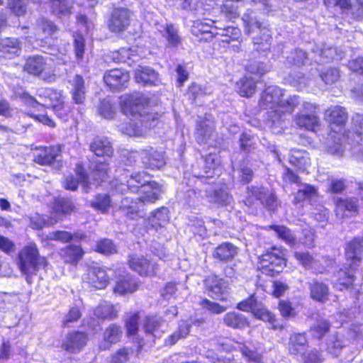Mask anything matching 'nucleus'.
I'll list each match as a JSON object with an SVG mask.
<instances>
[{"label": "nucleus", "instance_id": "e433bc0d", "mask_svg": "<svg viewBox=\"0 0 363 363\" xmlns=\"http://www.w3.org/2000/svg\"><path fill=\"white\" fill-rule=\"evenodd\" d=\"M94 315L100 319H113L118 316L115 306L106 301L101 302L94 310Z\"/></svg>", "mask_w": 363, "mask_h": 363}, {"label": "nucleus", "instance_id": "1a4fd4ad", "mask_svg": "<svg viewBox=\"0 0 363 363\" xmlns=\"http://www.w3.org/2000/svg\"><path fill=\"white\" fill-rule=\"evenodd\" d=\"M129 79L128 72L121 69L108 70L104 76V82L114 91H120L125 87Z\"/></svg>", "mask_w": 363, "mask_h": 363}, {"label": "nucleus", "instance_id": "f03ea898", "mask_svg": "<svg viewBox=\"0 0 363 363\" xmlns=\"http://www.w3.org/2000/svg\"><path fill=\"white\" fill-rule=\"evenodd\" d=\"M18 264L21 271L26 274L36 271L38 266L44 262L39 257L38 248L35 244H30L21 250L18 255Z\"/></svg>", "mask_w": 363, "mask_h": 363}, {"label": "nucleus", "instance_id": "de8ad7c7", "mask_svg": "<svg viewBox=\"0 0 363 363\" xmlns=\"http://www.w3.org/2000/svg\"><path fill=\"white\" fill-rule=\"evenodd\" d=\"M91 206L102 213H106L111 207V199L108 194H98L91 200Z\"/></svg>", "mask_w": 363, "mask_h": 363}, {"label": "nucleus", "instance_id": "7ed1b4c3", "mask_svg": "<svg viewBox=\"0 0 363 363\" xmlns=\"http://www.w3.org/2000/svg\"><path fill=\"white\" fill-rule=\"evenodd\" d=\"M278 252L274 251L267 252L260 257L258 268L261 272L267 276H274L282 272L286 266V261L283 257L284 253L281 250Z\"/></svg>", "mask_w": 363, "mask_h": 363}, {"label": "nucleus", "instance_id": "c03bdc74", "mask_svg": "<svg viewBox=\"0 0 363 363\" xmlns=\"http://www.w3.org/2000/svg\"><path fill=\"white\" fill-rule=\"evenodd\" d=\"M300 104L301 100L299 97L296 95L290 96L286 99L281 98L279 109H275L272 111L271 114L273 113L277 114L281 111L291 113L294 111L295 108L300 105Z\"/></svg>", "mask_w": 363, "mask_h": 363}, {"label": "nucleus", "instance_id": "0eeeda50", "mask_svg": "<svg viewBox=\"0 0 363 363\" xmlns=\"http://www.w3.org/2000/svg\"><path fill=\"white\" fill-rule=\"evenodd\" d=\"M130 267L141 276H153L157 269V264L142 255H133L129 257Z\"/></svg>", "mask_w": 363, "mask_h": 363}, {"label": "nucleus", "instance_id": "7c9ffc66", "mask_svg": "<svg viewBox=\"0 0 363 363\" xmlns=\"http://www.w3.org/2000/svg\"><path fill=\"white\" fill-rule=\"evenodd\" d=\"M311 297L318 302L324 303L328 299V286L323 283L314 281L309 284Z\"/></svg>", "mask_w": 363, "mask_h": 363}, {"label": "nucleus", "instance_id": "f704fd0d", "mask_svg": "<svg viewBox=\"0 0 363 363\" xmlns=\"http://www.w3.org/2000/svg\"><path fill=\"white\" fill-rule=\"evenodd\" d=\"M203 162L204 173L195 174V176L197 177H213L215 172L218 171L220 162L218 156L216 154H209L205 157Z\"/></svg>", "mask_w": 363, "mask_h": 363}, {"label": "nucleus", "instance_id": "338daca9", "mask_svg": "<svg viewBox=\"0 0 363 363\" xmlns=\"http://www.w3.org/2000/svg\"><path fill=\"white\" fill-rule=\"evenodd\" d=\"M131 349L126 347L119 349L111 356V363H126L129 359Z\"/></svg>", "mask_w": 363, "mask_h": 363}, {"label": "nucleus", "instance_id": "ea45409f", "mask_svg": "<svg viewBox=\"0 0 363 363\" xmlns=\"http://www.w3.org/2000/svg\"><path fill=\"white\" fill-rule=\"evenodd\" d=\"M206 196L209 201L223 206L229 204L231 201V196L228 192L223 189L206 190Z\"/></svg>", "mask_w": 363, "mask_h": 363}, {"label": "nucleus", "instance_id": "dca6fc26", "mask_svg": "<svg viewBox=\"0 0 363 363\" xmlns=\"http://www.w3.org/2000/svg\"><path fill=\"white\" fill-rule=\"evenodd\" d=\"M358 199L354 197L348 199H337L335 201L336 215L340 218L348 217L357 213Z\"/></svg>", "mask_w": 363, "mask_h": 363}, {"label": "nucleus", "instance_id": "58836bf2", "mask_svg": "<svg viewBox=\"0 0 363 363\" xmlns=\"http://www.w3.org/2000/svg\"><path fill=\"white\" fill-rule=\"evenodd\" d=\"M269 228L272 229L279 238L281 239L290 246H294L297 244V240L292 231L284 225H272Z\"/></svg>", "mask_w": 363, "mask_h": 363}, {"label": "nucleus", "instance_id": "f3484780", "mask_svg": "<svg viewBox=\"0 0 363 363\" xmlns=\"http://www.w3.org/2000/svg\"><path fill=\"white\" fill-rule=\"evenodd\" d=\"M123 330L120 325L112 323L105 330L103 336V341L100 344V348L106 350L110 348L113 344L120 341Z\"/></svg>", "mask_w": 363, "mask_h": 363}, {"label": "nucleus", "instance_id": "2eb2a0df", "mask_svg": "<svg viewBox=\"0 0 363 363\" xmlns=\"http://www.w3.org/2000/svg\"><path fill=\"white\" fill-rule=\"evenodd\" d=\"M140 155L142 162L146 167L160 169L165 164L162 152H158L153 148L143 150Z\"/></svg>", "mask_w": 363, "mask_h": 363}, {"label": "nucleus", "instance_id": "864d4df0", "mask_svg": "<svg viewBox=\"0 0 363 363\" xmlns=\"http://www.w3.org/2000/svg\"><path fill=\"white\" fill-rule=\"evenodd\" d=\"M252 314L256 318L260 319L264 321L273 323L275 321V317L270 311L265 308L262 303H259L257 307L254 308Z\"/></svg>", "mask_w": 363, "mask_h": 363}, {"label": "nucleus", "instance_id": "f257e3e1", "mask_svg": "<svg viewBox=\"0 0 363 363\" xmlns=\"http://www.w3.org/2000/svg\"><path fill=\"white\" fill-rule=\"evenodd\" d=\"M363 254V240L355 238L350 241L345 248V255L347 261H350V269L345 267V269H340L337 272L338 280L334 284V287L342 290L343 288L347 289L352 286L355 279L353 274L354 267L358 265Z\"/></svg>", "mask_w": 363, "mask_h": 363}, {"label": "nucleus", "instance_id": "4be33fe9", "mask_svg": "<svg viewBox=\"0 0 363 363\" xmlns=\"http://www.w3.org/2000/svg\"><path fill=\"white\" fill-rule=\"evenodd\" d=\"M51 13L59 18H67L72 13V4L69 0H49Z\"/></svg>", "mask_w": 363, "mask_h": 363}, {"label": "nucleus", "instance_id": "4c0bfd02", "mask_svg": "<svg viewBox=\"0 0 363 363\" xmlns=\"http://www.w3.org/2000/svg\"><path fill=\"white\" fill-rule=\"evenodd\" d=\"M289 162L298 169H305L310 164L308 153L298 150H292L289 156Z\"/></svg>", "mask_w": 363, "mask_h": 363}, {"label": "nucleus", "instance_id": "20e7f679", "mask_svg": "<svg viewBox=\"0 0 363 363\" xmlns=\"http://www.w3.org/2000/svg\"><path fill=\"white\" fill-rule=\"evenodd\" d=\"M317 108L314 104L303 102L300 113L295 118V123L300 128L313 130L318 125V118L315 115Z\"/></svg>", "mask_w": 363, "mask_h": 363}, {"label": "nucleus", "instance_id": "0e129e2a", "mask_svg": "<svg viewBox=\"0 0 363 363\" xmlns=\"http://www.w3.org/2000/svg\"><path fill=\"white\" fill-rule=\"evenodd\" d=\"M96 251L106 255L116 253V247L111 240L104 239L99 241L96 245Z\"/></svg>", "mask_w": 363, "mask_h": 363}, {"label": "nucleus", "instance_id": "a878e982", "mask_svg": "<svg viewBox=\"0 0 363 363\" xmlns=\"http://www.w3.org/2000/svg\"><path fill=\"white\" fill-rule=\"evenodd\" d=\"M90 150L98 157L111 156L113 152L112 145L106 138L96 137L90 144Z\"/></svg>", "mask_w": 363, "mask_h": 363}, {"label": "nucleus", "instance_id": "5fc2aeb1", "mask_svg": "<svg viewBox=\"0 0 363 363\" xmlns=\"http://www.w3.org/2000/svg\"><path fill=\"white\" fill-rule=\"evenodd\" d=\"M98 112L104 118L111 119L116 114V108L108 99H104L100 102Z\"/></svg>", "mask_w": 363, "mask_h": 363}, {"label": "nucleus", "instance_id": "69168bd1", "mask_svg": "<svg viewBox=\"0 0 363 363\" xmlns=\"http://www.w3.org/2000/svg\"><path fill=\"white\" fill-rule=\"evenodd\" d=\"M269 191L263 186H251L247 187V195L249 197H255L257 200L264 203V200L267 196Z\"/></svg>", "mask_w": 363, "mask_h": 363}, {"label": "nucleus", "instance_id": "72a5a7b5", "mask_svg": "<svg viewBox=\"0 0 363 363\" xmlns=\"http://www.w3.org/2000/svg\"><path fill=\"white\" fill-rule=\"evenodd\" d=\"M348 342L349 341L343 335H333L328 340L327 350L333 356H337Z\"/></svg>", "mask_w": 363, "mask_h": 363}, {"label": "nucleus", "instance_id": "37998d69", "mask_svg": "<svg viewBox=\"0 0 363 363\" xmlns=\"http://www.w3.org/2000/svg\"><path fill=\"white\" fill-rule=\"evenodd\" d=\"M35 30L38 37L48 38L55 33L57 26L51 21L42 18L38 21Z\"/></svg>", "mask_w": 363, "mask_h": 363}, {"label": "nucleus", "instance_id": "cd10ccee", "mask_svg": "<svg viewBox=\"0 0 363 363\" xmlns=\"http://www.w3.org/2000/svg\"><path fill=\"white\" fill-rule=\"evenodd\" d=\"M137 199L133 200L131 198H123L121 201L120 210L125 216L130 219H135L140 216L139 209L140 208V201Z\"/></svg>", "mask_w": 363, "mask_h": 363}, {"label": "nucleus", "instance_id": "ddd939ff", "mask_svg": "<svg viewBox=\"0 0 363 363\" xmlns=\"http://www.w3.org/2000/svg\"><path fill=\"white\" fill-rule=\"evenodd\" d=\"M238 247L230 242H224L214 248L212 257L222 263L232 261L238 254Z\"/></svg>", "mask_w": 363, "mask_h": 363}, {"label": "nucleus", "instance_id": "c756f323", "mask_svg": "<svg viewBox=\"0 0 363 363\" xmlns=\"http://www.w3.org/2000/svg\"><path fill=\"white\" fill-rule=\"evenodd\" d=\"M169 211L167 208L162 207L152 213L149 218V223L156 230H162L169 222Z\"/></svg>", "mask_w": 363, "mask_h": 363}, {"label": "nucleus", "instance_id": "a18cd8bd", "mask_svg": "<svg viewBox=\"0 0 363 363\" xmlns=\"http://www.w3.org/2000/svg\"><path fill=\"white\" fill-rule=\"evenodd\" d=\"M148 182H151L149 176L144 172H139L132 175L131 179L128 181V187L132 192H139Z\"/></svg>", "mask_w": 363, "mask_h": 363}, {"label": "nucleus", "instance_id": "412c9836", "mask_svg": "<svg viewBox=\"0 0 363 363\" xmlns=\"http://www.w3.org/2000/svg\"><path fill=\"white\" fill-rule=\"evenodd\" d=\"M205 285L207 290L212 293V296L220 300H224L223 297H220L227 289V284L223 279L216 275H209L205 279Z\"/></svg>", "mask_w": 363, "mask_h": 363}, {"label": "nucleus", "instance_id": "09e8293b", "mask_svg": "<svg viewBox=\"0 0 363 363\" xmlns=\"http://www.w3.org/2000/svg\"><path fill=\"white\" fill-rule=\"evenodd\" d=\"M79 179L74 178L73 176H67L65 180V187L67 189L75 191L79 183H82L84 187H87L89 184V179L86 174L84 172H79L78 174Z\"/></svg>", "mask_w": 363, "mask_h": 363}, {"label": "nucleus", "instance_id": "aec40b11", "mask_svg": "<svg viewBox=\"0 0 363 363\" xmlns=\"http://www.w3.org/2000/svg\"><path fill=\"white\" fill-rule=\"evenodd\" d=\"M139 192L143 194V196L137 198L141 205L146 203H152L159 199L162 189L157 182H148L147 185L143 186Z\"/></svg>", "mask_w": 363, "mask_h": 363}, {"label": "nucleus", "instance_id": "8fccbe9b", "mask_svg": "<svg viewBox=\"0 0 363 363\" xmlns=\"http://www.w3.org/2000/svg\"><path fill=\"white\" fill-rule=\"evenodd\" d=\"M191 325L185 321L182 322L178 330L169 336L166 340V344L168 345H174L179 339L186 337L190 331Z\"/></svg>", "mask_w": 363, "mask_h": 363}, {"label": "nucleus", "instance_id": "e2e57ef3", "mask_svg": "<svg viewBox=\"0 0 363 363\" xmlns=\"http://www.w3.org/2000/svg\"><path fill=\"white\" fill-rule=\"evenodd\" d=\"M138 313H134L125 320V328L128 336L135 335L138 331Z\"/></svg>", "mask_w": 363, "mask_h": 363}, {"label": "nucleus", "instance_id": "680f3d73", "mask_svg": "<svg viewBox=\"0 0 363 363\" xmlns=\"http://www.w3.org/2000/svg\"><path fill=\"white\" fill-rule=\"evenodd\" d=\"M320 77L325 84H333L340 78V72L337 68L329 67L323 70Z\"/></svg>", "mask_w": 363, "mask_h": 363}, {"label": "nucleus", "instance_id": "9d476101", "mask_svg": "<svg viewBox=\"0 0 363 363\" xmlns=\"http://www.w3.org/2000/svg\"><path fill=\"white\" fill-rule=\"evenodd\" d=\"M88 341V335L79 331L69 332L64 339L62 347L67 352L76 353L85 347Z\"/></svg>", "mask_w": 363, "mask_h": 363}, {"label": "nucleus", "instance_id": "79ce46f5", "mask_svg": "<svg viewBox=\"0 0 363 363\" xmlns=\"http://www.w3.org/2000/svg\"><path fill=\"white\" fill-rule=\"evenodd\" d=\"M238 92L242 96L250 97L256 90V82L250 77H243L237 83Z\"/></svg>", "mask_w": 363, "mask_h": 363}, {"label": "nucleus", "instance_id": "052dcab7", "mask_svg": "<svg viewBox=\"0 0 363 363\" xmlns=\"http://www.w3.org/2000/svg\"><path fill=\"white\" fill-rule=\"evenodd\" d=\"M320 55L328 61L338 60L342 58L343 52L336 47H328L321 50Z\"/></svg>", "mask_w": 363, "mask_h": 363}, {"label": "nucleus", "instance_id": "b1692460", "mask_svg": "<svg viewBox=\"0 0 363 363\" xmlns=\"http://www.w3.org/2000/svg\"><path fill=\"white\" fill-rule=\"evenodd\" d=\"M223 319L227 327L233 329H243L250 325V322L245 315L235 311L227 313Z\"/></svg>", "mask_w": 363, "mask_h": 363}, {"label": "nucleus", "instance_id": "423d86ee", "mask_svg": "<svg viewBox=\"0 0 363 363\" xmlns=\"http://www.w3.org/2000/svg\"><path fill=\"white\" fill-rule=\"evenodd\" d=\"M48 69L46 60L40 55L30 56L26 59L23 66V70L33 76H42V78L48 82H52L55 77L53 75L45 77Z\"/></svg>", "mask_w": 363, "mask_h": 363}, {"label": "nucleus", "instance_id": "3c124183", "mask_svg": "<svg viewBox=\"0 0 363 363\" xmlns=\"http://www.w3.org/2000/svg\"><path fill=\"white\" fill-rule=\"evenodd\" d=\"M330 324L328 320L319 318L311 326V332L312 335L316 338H322L330 330Z\"/></svg>", "mask_w": 363, "mask_h": 363}, {"label": "nucleus", "instance_id": "6e6552de", "mask_svg": "<svg viewBox=\"0 0 363 363\" xmlns=\"http://www.w3.org/2000/svg\"><path fill=\"white\" fill-rule=\"evenodd\" d=\"M82 280L84 283L98 289L105 288L108 283V277L106 271L96 266L87 269L86 272L82 276Z\"/></svg>", "mask_w": 363, "mask_h": 363}, {"label": "nucleus", "instance_id": "4d7b16f0", "mask_svg": "<svg viewBox=\"0 0 363 363\" xmlns=\"http://www.w3.org/2000/svg\"><path fill=\"white\" fill-rule=\"evenodd\" d=\"M316 196V189L314 186L308 184H301L298 189L295 199L298 201H302L306 199H311Z\"/></svg>", "mask_w": 363, "mask_h": 363}, {"label": "nucleus", "instance_id": "bb28decb", "mask_svg": "<svg viewBox=\"0 0 363 363\" xmlns=\"http://www.w3.org/2000/svg\"><path fill=\"white\" fill-rule=\"evenodd\" d=\"M327 120L332 125H342L347 121V112L344 107L335 106L330 107L325 112Z\"/></svg>", "mask_w": 363, "mask_h": 363}, {"label": "nucleus", "instance_id": "39448f33", "mask_svg": "<svg viewBox=\"0 0 363 363\" xmlns=\"http://www.w3.org/2000/svg\"><path fill=\"white\" fill-rule=\"evenodd\" d=\"M130 11L126 8H115L108 20V28L113 33L125 30L130 23Z\"/></svg>", "mask_w": 363, "mask_h": 363}, {"label": "nucleus", "instance_id": "603ef678", "mask_svg": "<svg viewBox=\"0 0 363 363\" xmlns=\"http://www.w3.org/2000/svg\"><path fill=\"white\" fill-rule=\"evenodd\" d=\"M161 325V321L155 317H146L144 323L143 328L147 335L152 336L156 337L158 329Z\"/></svg>", "mask_w": 363, "mask_h": 363}, {"label": "nucleus", "instance_id": "a19ab883", "mask_svg": "<svg viewBox=\"0 0 363 363\" xmlns=\"http://www.w3.org/2000/svg\"><path fill=\"white\" fill-rule=\"evenodd\" d=\"M260 33V36L253 38L254 46L257 51L265 52L270 50L272 38L269 33V30L265 28L262 29Z\"/></svg>", "mask_w": 363, "mask_h": 363}, {"label": "nucleus", "instance_id": "13d9d810", "mask_svg": "<svg viewBox=\"0 0 363 363\" xmlns=\"http://www.w3.org/2000/svg\"><path fill=\"white\" fill-rule=\"evenodd\" d=\"M242 20L245 24V31L250 34L255 29H262V23L252 15V12H247L244 14Z\"/></svg>", "mask_w": 363, "mask_h": 363}, {"label": "nucleus", "instance_id": "393cba45", "mask_svg": "<svg viewBox=\"0 0 363 363\" xmlns=\"http://www.w3.org/2000/svg\"><path fill=\"white\" fill-rule=\"evenodd\" d=\"M60 255L65 262L76 265L82 259L84 252L79 245H69L61 250Z\"/></svg>", "mask_w": 363, "mask_h": 363}, {"label": "nucleus", "instance_id": "c9c22d12", "mask_svg": "<svg viewBox=\"0 0 363 363\" xmlns=\"http://www.w3.org/2000/svg\"><path fill=\"white\" fill-rule=\"evenodd\" d=\"M243 6V0H225L221 12L228 18H235L239 16L240 9Z\"/></svg>", "mask_w": 363, "mask_h": 363}, {"label": "nucleus", "instance_id": "f8f14e48", "mask_svg": "<svg viewBox=\"0 0 363 363\" xmlns=\"http://www.w3.org/2000/svg\"><path fill=\"white\" fill-rule=\"evenodd\" d=\"M281 97H283V91L279 87L268 86L262 94L259 106L263 109L279 108Z\"/></svg>", "mask_w": 363, "mask_h": 363}, {"label": "nucleus", "instance_id": "c85d7f7f", "mask_svg": "<svg viewBox=\"0 0 363 363\" xmlns=\"http://www.w3.org/2000/svg\"><path fill=\"white\" fill-rule=\"evenodd\" d=\"M135 78L138 83L155 84L157 80V74L153 69L147 67H139L135 71Z\"/></svg>", "mask_w": 363, "mask_h": 363}, {"label": "nucleus", "instance_id": "2f4dec72", "mask_svg": "<svg viewBox=\"0 0 363 363\" xmlns=\"http://www.w3.org/2000/svg\"><path fill=\"white\" fill-rule=\"evenodd\" d=\"M72 95L74 101L80 104H82L85 99V86L83 78L78 74H76L72 80Z\"/></svg>", "mask_w": 363, "mask_h": 363}, {"label": "nucleus", "instance_id": "6ab92c4d", "mask_svg": "<svg viewBox=\"0 0 363 363\" xmlns=\"http://www.w3.org/2000/svg\"><path fill=\"white\" fill-rule=\"evenodd\" d=\"M21 47L17 38H6L0 41V55L6 58L19 55Z\"/></svg>", "mask_w": 363, "mask_h": 363}, {"label": "nucleus", "instance_id": "a211bd4d", "mask_svg": "<svg viewBox=\"0 0 363 363\" xmlns=\"http://www.w3.org/2000/svg\"><path fill=\"white\" fill-rule=\"evenodd\" d=\"M215 128L212 121L206 118L197 125L195 138L199 143H207L214 135Z\"/></svg>", "mask_w": 363, "mask_h": 363}, {"label": "nucleus", "instance_id": "9b49d317", "mask_svg": "<svg viewBox=\"0 0 363 363\" xmlns=\"http://www.w3.org/2000/svg\"><path fill=\"white\" fill-rule=\"evenodd\" d=\"M121 103L125 109L134 114L140 113L141 109L149 104V99L142 93L134 92L121 96Z\"/></svg>", "mask_w": 363, "mask_h": 363}, {"label": "nucleus", "instance_id": "49530a36", "mask_svg": "<svg viewBox=\"0 0 363 363\" xmlns=\"http://www.w3.org/2000/svg\"><path fill=\"white\" fill-rule=\"evenodd\" d=\"M75 206L73 201L68 198H58L55 200L53 210L57 214H68L74 211Z\"/></svg>", "mask_w": 363, "mask_h": 363}, {"label": "nucleus", "instance_id": "473e14b6", "mask_svg": "<svg viewBox=\"0 0 363 363\" xmlns=\"http://www.w3.org/2000/svg\"><path fill=\"white\" fill-rule=\"evenodd\" d=\"M138 284L136 280L130 277L126 276L120 279L116 284L114 292L119 294L133 293L137 290Z\"/></svg>", "mask_w": 363, "mask_h": 363}, {"label": "nucleus", "instance_id": "4468645a", "mask_svg": "<svg viewBox=\"0 0 363 363\" xmlns=\"http://www.w3.org/2000/svg\"><path fill=\"white\" fill-rule=\"evenodd\" d=\"M60 152V147L55 146L37 148L33 153V161L40 165H50L57 160Z\"/></svg>", "mask_w": 363, "mask_h": 363}, {"label": "nucleus", "instance_id": "774afa93", "mask_svg": "<svg viewBox=\"0 0 363 363\" xmlns=\"http://www.w3.org/2000/svg\"><path fill=\"white\" fill-rule=\"evenodd\" d=\"M303 363H321L323 361L322 354L313 349L302 354Z\"/></svg>", "mask_w": 363, "mask_h": 363}, {"label": "nucleus", "instance_id": "6e6d98bb", "mask_svg": "<svg viewBox=\"0 0 363 363\" xmlns=\"http://www.w3.org/2000/svg\"><path fill=\"white\" fill-rule=\"evenodd\" d=\"M163 36L172 46L176 47L181 43V38L178 34V30L172 24H167L166 26Z\"/></svg>", "mask_w": 363, "mask_h": 363}, {"label": "nucleus", "instance_id": "5701e85b", "mask_svg": "<svg viewBox=\"0 0 363 363\" xmlns=\"http://www.w3.org/2000/svg\"><path fill=\"white\" fill-rule=\"evenodd\" d=\"M307 345L308 340L304 333L292 334L289 341V352L294 356L303 354Z\"/></svg>", "mask_w": 363, "mask_h": 363}, {"label": "nucleus", "instance_id": "bf43d9fd", "mask_svg": "<svg viewBox=\"0 0 363 363\" xmlns=\"http://www.w3.org/2000/svg\"><path fill=\"white\" fill-rule=\"evenodd\" d=\"M28 0H9L8 6L16 16H22L26 13Z\"/></svg>", "mask_w": 363, "mask_h": 363}]
</instances>
